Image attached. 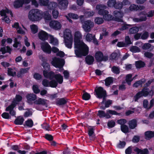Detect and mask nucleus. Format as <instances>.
<instances>
[{
  "mask_svg": "<svg viewBox=\"0 0 154 154\" xmlns=\"http://www.w3.org/2000/svg\"><path fill=\"white\" fill-rule=\"evenodd\" d=\"M74 36L76 55L78 57L85 56L88 53L89 48L84 42L80 40L82 37L81 33L79 31H75Z\"/></svg>",
  "mask_w": 154,
  "mask_h": 154,
  "instance_id": "nucleus-1",
  "label": "nucleus"
},
{
  "mask_svg": "<svg viewBox=\"0 0 154 154\" xmlns=\"http://www.w3.org/2000/svg\"><path fill=\"white\" fill-rule=\"evenodd\" d=\"M43 74L44 77L46 78L51 79L52 77H54L56 80V81L54 80H52L50 82V86L51 87L55 88L57 86L58 83L61 84L63 82V76L60 74L55 75L53 72L51 71L48 72L44 70L43 71Z\"/></svg>",
  "mask_w": 154,
  "mask_h": 154,
  "instance_id": "nucleus-2",
  "label": "nucleus"
},
{
  "mask_svg": "<svg viewBox=\"0 0 154 154\" xmlns=\"http://www.w3.org/2000/svg\"><path fill=\"white\" fill-rule=\"evenodd\" d=\"M65 45L67 48H71L73 43V37L71 30L68 29H65L63 32Z\"/></svg>",
  "mask_w": 154,
  "mask_h": 154,
  "instance_id": "nucleus-3",
  "label": "nucleus"
},
{
  "mask_svg": "<svg viewBox=\"0 0 154 154\" xmlns=\"http://www.w3.org/2000/svg\"><path fill=\"white\" fill-rule=\"evenodd\" d=\"M43 17V12L38 9H32L30 10L28 14V18L32 21L40 20Z\"/></svg>",
  "mask_w": 154,
  "mask_h": 154,
  "instance_id": "nucleus-4",
  "label": "nucleus"
},
{
  "mask_svg": "<svg viewBox=\"0 0 154 154\" xmlns=\"http://www.w3.org/2000/svg\"><path fill=\"white\" fill-rule=\"evenodd\" d=\"M107 7L103 5H97L96 7V9L98 11V13L100 15H103V19L107 20H113V17L110 14H108V12L105 10Z\"/></svg>",
  "mask_w": 154,
  "mask_h": 154,
  "instance_id": "nucleus-5",
  "label": "nucleus"
},
{
  "mask_svg": "<svg viewBox=\"0 0 154 154\" xmlns=\"http://www.w3.org/2000/svg\"><path fill=\"white\" fill-rule=\"evenodd\" d=\"M0 14L2 17V20L7 23H10V21L8 16L10 15L11 17H13L11 11L7 8L1 10L0 11Z\"/></svg>",
  "mask_w": 154,
  "mask_h": 154,
  "instance_id": "nucleus-6",
  "label": "nucleus"
},
{
  "mask_svg": "<svg viewBox=\"0 0 154 154\" xmlns=\"http://www.w3.org/2000/svg\"><path fill=\"white\" fill-rule=\"evenodd\" d=\"M51 63L55 67L60 68L58 71H61L63 70V66L64 64V61L63 59L54 57L52 59Z\"/></svg>",
  "mask_w": 154,
  "mask_h": 154,
  "instance_id": "nucleus-7",
  "label": "nucleus"
},
{
  "mask_svg": "<svg viewBox=\"0 0 154 154\" xmlns=\"http://www.w3.org/2000/svg\"><path fill=\"white\" fill-rule=\"evenodd\" d=\"M95 91L97 97L100 99L103 98V101L102 102L101 104L103 103L105 100V97L106 95V91L101 87H99L95 89Z\"/></svg>",
  "mask_w": 154,
  "mask_h": 154,
  "instance_id": "nucleus-8",
  "label": "nucleus"
},
{
  "mask_svg": "<svg viewBox=\"0 0 154 154\" xmlns=\"http://www.w3.org/2000/svg\"><path fill=\"white\" fill-rule=\"evenodd\" d=\"M94 23L91 21L88 20L82 22V27L86 32H89L94 26Z\"/></svg>",
  "mask_w": 154,
  "mask_h": 154,
  "instance_id": "nucleus-9",
  "label": "nucleus"
},
{
  "mask_svg": "<svg viewBox=\"0 0 154 154\" xmlns=\"http://www.w3.org/2000/svg\"><path fill=\"white\" fill-rule=\"evenodd\" d=\"M41 49L45 52L50 54L51 51V46L46 42H43L40 43Z\"/></svg>",
  "mask_w": 154,
  "mask_h": 154,
  "instance_id": "nucleus-10",
  "label": "nucleus"
},
{
  "mask_svg": "<svg viewBox=\"0 0 154 154\" xmlns=\"http://www.w3.org/2000/svg\"><path fill=\"white\" fill-rule=\"evenodd\" d=\"M49 26L51 28L57 30L61 29L62 24L60 22L57 20H52L50 22Z\"/></svg>",
  "mask_w": 154,
  "mask_h": 154,
  "instance_id": "nucleus-11",
  "label": "nucleus"
},
{
  "mask_svg": "<svg viewBox=\"0 0 154 154\" xmlns=\"http://www.w3.org/2000/svg\"><path fill=\"white\" fill-rule=\"evenodd\" d=\"M113 20L118 21H122V18L123 16V13L121 11H116L114 12Z\"/></svg>",
  "mask_w": 154,
  "mask_h": 154,
  "instance_id": "nucleus-12",
  "label": "nucleus"
},
{
  "mask_svg": "<svg viewBox=\"0 0 154 154\" xmlns=\"http://www.w3.org/2000/svg\"><path fill=\"white\" fill-rule=\"evenodd\" d=\"M58 6L61 10H65L67 7L68 4L67 0H57Z\"/></svg>",
  "mask_w": 154,
  "mask_h": 154,
  "instance_id": "nucleus-13",
  "label": "nucleus"
},
{
  "mask_svg": "<svg viewBox=\"0 0 154 154\" xmlns=\"http://www.w3.org/2000/svg\"><path fill=\"white\" fill-rule=\"evenodd\" d=\"M95 58L98 62L102 61H106L108 60V57L103 56V53L100 51L97 52L95 54Z\"/></svg>",
  "mask_w": 154,
  "mask_h": 154,
  "instance_id": "nucleus-14",
  "label": "nucleus"
},
{
  "mask_svg": "<svg viewBox=\"0 0 154 154\" xmlns=\"http://www.w3.org/2000/svg\"><path fill=\"white\" fill-rule=\"evenodd\" d=\"M29 0H16L14 1L13 5L15 8H19L22 7L24 3H29Z\"/></svg>",
  "mask_w": 154,
  "mask_h": 154,
  "instance_id": "nucleus-15",
  "label": "nucleus"
},
{
  "mask_svg": "<svg viewBox=\"0 0 154 154\" xmlns=\"http://www.w3.org/2000/svg\"><path fill=\"white\" fill-rule=\"evenodd\" d=\"M17 104V103L15 102V101L12 102V104L6 108V111H9L10 114L12 116H14L16 114L15 112L13 110L14 108Z\"/></svg>",
  "mask_w": 154,
  "mask_h": 154,
  "instance_id": "nucleus-16",
  "label": "nucleus"
},
{
  "mask_svg": "<svg viewBox=\"0 0 154 154\" xmlns=\"http://www.w3.org/2000/svg\"><path fill=\"white\" fill-rule=\"evenodd\" d=\"M40 59L42 62V65L44 69H45V71H47L50 69V65L49 64L47 63V59L45 57H43L42 56H41L40 57ZM44 70H43V71Z\"/></svg>",
  "mask_w": 154,
  "mask_h": 154,
  "instance_id": "nucleus-17",
  "label": "nucleus"
},
{
  "mask_svg": "<svg viewBox=\"0 0 154 154\" xmlns=\"http://www.w3.org/2000/svg\"><path fill=\"white\" fill-rule=\"evenodd\" d=\"M38 36L40 39L44 41L48 39V34L45 32L41 30L38 33Z\"/></svg>",
  "mask_w": 154,
  "mask_h": 154,
  "instance_id": "nucleus-18",
  "label": "nucleus"
},
{
  "mask_svg": "<svg viewBox=\"0 0 154 154\" xmlns=\"http://www.w3.org/2000/svg\"><path fill=\"white\" fill-rule=\"evenodd\" d=\"M48 102V101L46 99L39 98L34 102V103L36 104L45 106L46 107H47Z\"/></svg>",
  "mask_w": 154,
  "mask_h": 154,
  "instance_id": "nucleus-19",
  "label": "nucleus"
},
{
  "mask_svg": "<svg viewBox=\"0 0 154 154\" xmlns=\"http://www.w3.org/2000/svg\"><path fill=\"white\" fill-rule=\"evenodd\" d=\"M144 97H146L148 95L152 97L154 94V90H152L150 91L146 88H144L141 91Z\"/></svg>",
  "mask_w": 154,
  "mask_h": 154,
  "instance_id": "nucleus-20",
  "label": "nucleus"
},
{
  "mask_svg": "<svg viewBox=\"0 0 154 154\" xmlns=\"http://www.w3.org/2000/svg\"><path fill=\"white\" fill-rule=\"evenodd\" d=\"M26 98L28 103L29 104H32L33 101L36 99V95L33 94H28L26 96Z\"/></svg>",
  "mask_w": 154,
  "mask_h": 154,
  "instance_id": "nucleus-21",
  "label": "nucleus"
},
{
  "mask_svg": "<svg viewBox=\"0 0 154 154\" xmlns=\"http://www.w3.org/2000/svg\"><path fill=\"white\" fill-rule=\"evenodd\" d=\"M65 17L67 18V20L71 23H72V21L70 18H71L74 19H77L79 17V16L78 15L72 13H69L68 14V15L65 16Z\"/></svg>",
  "mask_w": 154,
  "mask_h": 154,
  "instance_id": "nucleus-22",
  "label": "nucleus"
},
{
  "mask_svg": "<svg viewBox=\"0 0 154 154\" xmlns=\"http://www.w3.org/2000/svg\"><path fill=\"white\" fill-rule=\"evenodd\" d=\"M123 3L124 4H123L119 2H116L114 8L118 9H121L123 5H126L130 4L129 2L128 1H124Z\"/></svg>",
  "mask_w": 154,
  "mask_h": 154,
  "instance_id": "nucleus-23",
  "label": "nucleus"
},
{
  "mask_svg": "<svg viewBox=\"0 0 154 154\" xmlns=\"http://www.w3.org/2000/svg\"><path fill=\"white\" fill-rule=\"evenodd\" d=\"M88 135L91 140H93L95 138V136L94 134V127L89 126L88 128Z\"/></svg>",
  "mask_w": 154,
  "mask_h": 154,
  "instance_id": "nucleus-24",
  "label": "nucleus"
},
{
  "mask_svg": "<svg viewBox=\"0 0 154 154\" xmlns=\"http://www.w3.org/2000/svg\"><path fill=\"white\" fill-rule=\"evenodd\" d=\"M134 150L137 152V154H149V151L147 149H145L143 150L137 148H135Z\"/></svg>",
  "mask_w": 154,
  "mask_h": 154,
  "instance_id": "nucleus-25",
  "label": "nucleus"
},
{
  "mask_svg": "<svg viewBox=\"0 0 154 154\" xmlns=\"http://www.w3.org/2000/svg\"><path fill=\"white\" fill-rule=\"evenodd\" d=\"M98 115L100 117H105L107 119H109L111 117L109 114L107 113V112L106 113L104 111L102 110H99L98 111Z\"/></svg>",
  "mask_w": 154,
  "mask_h": 154,
  "instance_id": "nucleus-26",
  "label": "nucleus"
},
{
  "mask_svg": "<svg viewBox=\"0 0 154 154\" xmlns=\"http://www.w3.org/2000/svg\"><path fill=\"white\" fill-rule=\"evenodd\" d=\"M145 136L146 139H149L154 137V131H148L145 133Z\"/></svg>",
  "mask_w": 154,
  "mask_h": 154,
  "instance_id": "nucleus-27",
  "label": "nucleus"
},
{
  "mask_svg": "<svg viewBox=\"0 0 154 154\" xmlns=\"http://www.w3.org/2000/svg\"><path fill=\"white\" fill-rule=\"evenodd\" d=\"M29 69V68L20 69V71L17 73V76L18 77L21 76L27 72Z\"/></svg>",
  "mask_w": 154,
  "mask_h": 154,
  "instance_id": "nucleus-28",
  "label": "nucleus"
},
{
  "mask_svg": "<svg viewBox=\"0 0 154 154\" xmlns=\"http://www.w3.org/2000/svg\"><path fill=\"white\" fill-rule=\"evenodd\" d=\"M30 28L31 32L33 34L36 33L38 31V26L35 24H33L30 25Z\"/></svg>",
  "mask_w": 154,
  "mask_h": 154,
  "instance_id": "nucleus-29",
  "label": "nucleus"
},
{
  "mask_svg": "<svg viewBox=\"0 0 154 154\" xmlns=\"http://www.w3.org/2000/svg\"><path fill=\"white\" fill-rule=\"evenodd\" d=\"M16 70L15 68H9L8 69V74L10 76H14L16 75Z\"/></svg>",
  "mask_w": 154,
  "mask_h": 154,
  "instance_id": "nucleus-30",
  "label": "nucleus"
},
{
  "mask_svg": "<svg viewBox=\"0 0 154 154\" xmlns=\"http://www.w3.org/2000/svg\"><path fill=\"white\" fill-rule=\"evenodd\" d=\"M129 128L132 129H134L137 126V121L136 120L133 119L129 122L128 123Z\"/></svg>",
  "mask_w": 154,
  "mask_h": 154,
  "instance_id": "nucleus-31",
  "label": "nucleus"
},
{
  "mask_svg": "<svg viewBox=\"0 0 154 154\" xmlns=\"http://www.w3.org/2000/svg\"><path fill=\"white\" fill-rule=\"evenodd\" d=\"M43 16L45 21L51 20V16L47 11H45L43 13Z\"/></svg>",
  "mask_w": 154,
  "mask_h": 154,
  "instance_id": "nucleus-32",
  "label": "nucleus"
},
{
  "mask_svg": "<svg viewBox=\"0 0 154 154\" xmlns=\"http://www.w3.org/2000/svg\"><path fill=\"white\" fill-rule=\"evenodd\" d=\"M86 61V63L89 65H91L93 63L94 60V57L90 55H88L87 56L85 59Z\"/></svg>",
  "mask_w": 154,
  "mask_h": 154,
  "instance_id": "nucleus-33",
  "label": "nucleus"
},
{
  "mask_svg": "<svg viewBox=\"0 0 154 154\" xmlns=\"http://www.w3.org/2000/svg\"><path fill=\"white\" fill-rule=\"evenodd\" d=\"M24 120L22 117L19 116L15 119L14 123L16 125H21L23 124Z\"/></svg>",
  "mask_w": 154,
  "mask_h": 154,
  "instance_id": "nucleus-34",
  "label": "nucleus"
},
{
  "mask_svg": "<svg viewBox=\"0 0 154 154\" xmlns=\"http://www.w3.org/2000/svg\"><path fill=\"white\" fill-rule=\"evenodd\" d=\"M95 36V35H93L91 34L88 33L85 36V40L87 42H91L92 41Z\"/></svg>",
  "mask_w": 154,
  "mask_h": 154,
  "instance_id": "nucleus-35",
  "label": "nucleus"
},
{
  "mask_svg": "<svg viewBox=\"0 0 154 154\" xmlns=\"http://www.w3.org/2000/svg\"><path fill=\"white\" fill-rule=\"evenodd\" d=\"M50 43L54 45H57L58 44V42L57 39L52 36H51L50 37Z\"/></svg>",
  "mask_w": 154,
  "mask_h": 154,
  "instance_id": "nucleus-36",
  "label": "nucleus"
},
{
  "mask_svg": "<svg viewBox=\"0 0 154 154\" xmlns=\"http://www.w3.org/2000/svg\"><path fill=\"white\" fill-rule=\"evenodd\" d=\"M132 75L131 74H128L126 77V80L127 83L130 85L131 82L132 81L133 79L132 78Z\"/></svg>",
  "mask_w": 154,
  "mask_h": 154,
  "instance_id": "nucleus-37",
  "label": "nucleus"
},
{
  "mask_svg": "<svg viewBox=\"0 0 154 154\" xmlns=\"http://www.w3.org/2000/svg\"><path fill=\"white\" fill-rule=\"evenodd\" d=\"M66 102V100L64 98H58L57 100V103L58 105H62L65 104Z\"/></svg>",
  "mask_w": 154,
  "mask_h": 154,
  "instance_id": "nucleus-38",
  "label": "nucleus"
},
{
  "mask_svg": "<svg viewBox=\"0 0 154 154\" xmlns=\"http://www.w3.org/2000/svg\"><path fill=\"white\" fill-rule=\"evenodd\" d=\"M94 21L95 23L98 24H100L103 23V20L102 17H97L95 18Z\"/></svg>",
  "mask_w": 154,
  "mask_h": 154,
  "instance_id": "nucleus-39",
  "label": "nucleus"
},
{
  "mask_svg": "<svg viewBox=\"0 0 154 154\" xmlns=\"http://www.w3.org/2000/svg\"><path fill=\"white\" fill-rule=\"evenodd\" d=\"M145 63L141 61H137L136 62V66L137 68H140L144 66Z\"/></svg>",
  "mask_w": 154,
  "mask_h": 154,
  "instance_id": "nucleus-40",
  "label": "nucleus"
},
{
  "mask_svg": "<svg viewBox=\"0 0 154 154\" xmlns=\"http://www.w3.org/2000/svg\"><path fill=\"white\" fill-rule=\"evenodd\" d=\"M39 3L41 6H46L48 5V0H39Z\"/></svg>",
  "mask_w": 154,
  "mask_h": 154,
  "instance_id": "nucleus-41",
  "label": "nucleus"
},
{
  "mask_svg": "<svg viewBox=\"0 0 154 154\" xmlns=\"http://www.w3.org/2000/svg\"><path fill=\"white\" fill-rule=\"evenodd\" d=\"M113 82L112 78L111 77H109L105 80V85L107 86L109 85Z\"/></svg>",
  "mask_w": 154,
  "mask_h": 154,
  "instance_id": "nucleus-42",
  "label": "nucleus"
},
{
  "mask_svg": "<svg viewBox=\"0 0 154 154\" xmlns=\"http://www.w3.org/2000/svg\"><path fill=\"white\" fill-rule=\"evenodd\" d=\"M130 50L132 52L134 53L138 52L140 51V48L136 46L131 47L130 48Z\"/></svg>",
  "mask_w": 154,
  "mask_h": 154,
  "instance_id": "nucleus-43",
  "label": "nucleus"
},
{
  "mask_svg": "<svg viewBox=\"0 0 154 154\" xmlns=\"http://www.w3.org/2000/svg\"><path fill=\"white\" fill-rule=\"evenodd\" d=\"M121 131L124 133H126L128 131V128L125 125H121Z\"/></svg>",
  "mask_w": 154,
  "mask_h": 154,
  "instance_id": "nucleus-44",
  "label": "nucleus"
},
{
  "mask_svg": "<svg viewBox=\"0 0 154 154\" xmlns=\"http://www.w3.org/2000/svg\"><path fill=\"white\" fill-rule=\"evenodd\" d=\"M139 31V28L137 27H135L130 28L129 30V33L131 34H134L137 32Z\"/></svg>",
  "mask_w": 154,
  "mask_h": 154,
  "instance_id": "nucleus-45",
  "label": "nucleus"
},
{
  "mask_svg": "<svg viewBox=\"0 0 154 154\" xmlns=\"http://www.w3.org/2000/svg\"><path fill=\"white\" fill-rule=\"evenodd\" d=\"M143 96L141 91H139L134 96V99L135 101H136L140 97Z\"/></svg>",
  "mask_w": 154,
  "mask_h": 154,
  "instance_id": "nucleus-46",
  "label": "nucleus"
},
{
  "mask_svg": "<svg viewBox=\"0 0 154 154\" xmlns=\"http://www.w3.org/2000/svg\"><path fill=\"white\" fill-rule=\"evenodd\" d=\"M116 3V0H109L107 2V5L109 7H114Z\"/></svg>",
  "mask_w": 154,
  "mask_h": 154,
  "instance_id": "nucleus-47",
  "label": "nucleus"
},
{
  "mask_svg": "<svg viewBox=\"0 0 154 154\" xmlns=\"http://www.w3.org/2000/svg\"><path fill=\"white\" fill-rule=\"evenodd\" d=\"M57 3L55 2H51L48 5V8L50 9H53L57 7Z\"/></svg>",
  "mask_w": 154,
  "mask_h": 154,
  "instance_id": "nucleus-48",
  "label": "nucleus"
},
{
  "mask_svg": "<svg viewBox=\"0 0 154 154\" xmlns=\"http://www.w3.org/2000/svg\"><path fill=\"white\" fill-rule=\"evenodd\" d=\"M59 14V12L57 10H54L52 11V15L54 19H56L57 18Z\"/></svg>",
  "mask_w": 154,
  "mask_h": 154,
  "instance_id": "nucleus-49",
  "label": "nucleus"
},
{
  "mask_svg": "<svg viewBox=\"0 0 154 154\" xmlns=\"http://www.w3.org/2000/svg\"><path fill=\"white\" fill-rule=\"evenodd\" d=\"M91 96L89 94L87 93H84L82 95L83 99L85 100H88L89 99Z\"/></svg>",
  "mask_w": 154,
  "mask_h": 154,
  "instance_id": "nucleus-50",
  "label": "nucleus"
},
{
  "mask_svg": "<svg viewBox=\"0 0 154 154\" xmlns=\"http://www.w3.org/2000/svg\"><path fill=\"white\" fill-rule=\"evenodd\" d=\"M26 125L28 127H31L33 125V123L31 119H29L25 122Z\"/></svg>",
  "mask_w": 154,
  "mask_h": 154,
  "instance_id": "nucleus-51",
  "label": "nucleus"
},
{
  "mask_svg": "<svg viewBox=\"0 0 154 154\" xmlns=\"http://www.w3.org/2000/svg\"><path fill=\"white\" fill-rule=\"evenodd\" d=\"M33 76V78L36 80H40L42 78V75L37 73H34Z\"/></svg>",
  "mask_w": 154,
  "mask_h": 154,
  "instance_id": "nucleus-52",
  "label": "nucleus"
},
{
  "mask_svg": "<svg viewBox=\"0 0 154 154\" xmlns=\"http://www.w3.org/2000/svg\"><path fill=\"white\" fill-rule=\"evenodd\" d=\"M145 82L144 79H143V81H139L135 82L134 85L133 86L135 87H137L141 85L143 83H144Z\"/></svg>",
  "mask_w": 154,
  "mask_h": 154,
  "instance_id": "nucleus-53",
  "label": "nucleus"
},
{
  "mask_svg": "<svg viewBox=\"0 0 154 154\" xmlns=\"http://www.w3.org/2000/svg\"><path fill=\"white\" fill-rule=\"evenodd\" d=\"M32 89L34 92L35 94H37L40 92V90L37 85H33L32 87Z\"/></svg>",
  "mask_w": 154,
  "mask_h": 154,
  "instance_id": "nucleus-54",
  "label": "nucleus"
},
{
  "mask_svg": "<svg viewBox=\"0 0 154 154\" xmlns=\"http://www.w3.org/2000/svg\"><path fill=\"white\" fill-rule=\"evenodd\" d=\"M112 71L113 73L116 74H119L120 72L119 68L115 66H113L112 67Z\"/></svg>",
  "mask_w": 154,
  "mask_h": 154,
  "instance_id": "nucleus-55",
  "label": "nucleus"
},
{
  "mask_svg": "<svg viewBox=\"0 0 154 154\" xmlns=\"http://www.w3.org/2000/svg\"><path fill=\"white\" fill-rule=\"evenodd\" d=\"M42 84L45 87H50V82H49L48 81L47 79H44L42 81Z\"/></svg>",
  "mask_w": 154,
  "mask_h": 154,
  "instance_id": "nucleus-56",
  "label": "nucleus"
},
{
  "mask_svg": "<svg viewBox=\"0 0 154 154\" xmlns=\"http://www.w3.org/2000/svg\"><path fill=\"white\" fill-rule=\"evenodd\" d=\"M118 54L116 53H113L110 55V59L112 60H116L117 58Z\"/></svg>",
  "mask_w": 154,
  "mask_h": 154,
  "instance_id": "nucleus-57",
  "label": "nucleus"
},
{
  "mask_svg": "<svg viewBox=\"0 0 154 154\" xmlns=\"http://www.w3.org/2000/svg\"><path fill=\"white\" fill-rule=\"evenodd\" d=\"M94 13L93 11H87L85 13V15L87 17H89L93 16Z\"/></svg>",
  "mask_w": 154,
  "mask_h": 154,
  "instance_id": "nucleus-58",
  "label": "nucleus"
},
{
  "mask_svg": "<svg viewBox=\"0 0 154 154\" xmlns=\"http://www.w3.org/2000/svg\"><path fill=\"white\" fill-rule=\"evenodd\" d=\"M125 45H130L132 44L128 36H126L125 38Z\"/></svg>",
  "mask_w": 154,
  "mask_h": 154,
  "instance_id": "nucleus-59",
  "label": "nucleus"
},
{
  "mask_svg": "<svg viewBox=\"0 0 154 154\" xmlns=\"http://www.w3.org/2000/svg\"><path fill=\"white\" fill-rule=\"evenodd\" d=\"M143 107L147 109H149V105H148V101L147 100H144L143 102Z\"/></svg>",
  "mask_w": 154,
  "mask_h": 154,
  "instance_id": "nucleus-60",
  "label": "nucleus"
},
{
  "mask_svg": "<svg viewBox=\"0 0 154 154\" xmlns=\"http://www.w3.org/2000/svg\"><path fill=\"white\" fill-rule=\"evenodd\" d=\"M137 6L134 4L131 5L129 7V9L130 11L137 10Z\"/></svg>",
  "mask_w": 154,
  "mask_h": 154,
  "instance_id": "nucleus-61",
  "label": "nucleus"
},
{
  "mask_svg": "<svg viewBox=\"0 0 154 154\" xmlns=\"http://www.w3.org/2000/svg\"><path fill=\"white\" fill-rule=\"evenodd\" d=\"M2 116L3 118L5 119H9L11 118L9 114L6 112L3 113L2 115Z\"/></svg>",
  "mask_w": 154,
  "mask_h": 154,
  "instance_id": "nucleus-62",
  "label": "nucleus"
},
{
  "mask_svg": "<svg viewBox=\"0 0 154 154\" xmlns=\"http://www.w3.org/2000/svg\"><path fill=\"white\" fill-rule=\"evenodd\" d=\"M131 26V25L124 24L122 27L120 28L119 29L121 30H123L128 29Z\"/></svg>",
  "mask_w": 154,
  "mask_h": 154,
  "instance_id": "nucleus-63",
  "label": "nucleus"
},
{
  "mask_svg": "<svg viewBox=\"0 0 154 154\" xmlns=\"http://www.w3.org/2000/svg\"><path fill=\"white\" fill-rule=\"evenodd\" d=\"M125 144V143L124 141H120V143L118 145L117 147L119 148H122L124 147Z\"/></svg>",
  "mask_w": 154,
  "mask_h": 154,
  "instance_id": "nucleus-64",
  "label": "nucleus"
}]
</instances>
